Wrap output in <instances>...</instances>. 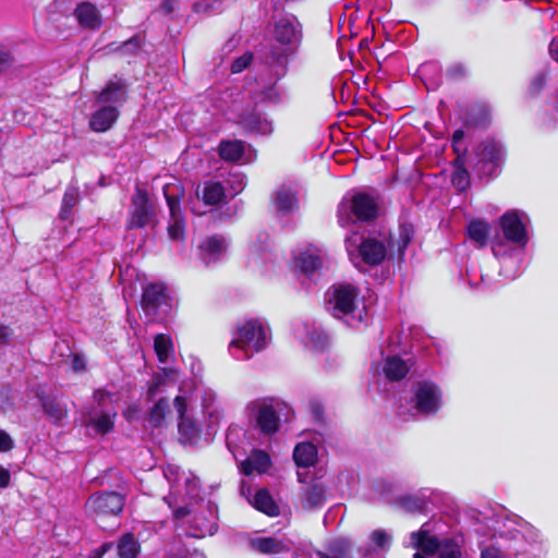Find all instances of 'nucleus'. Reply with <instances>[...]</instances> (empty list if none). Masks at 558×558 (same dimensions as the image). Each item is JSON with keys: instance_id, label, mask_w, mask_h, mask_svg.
Instances as JSON below:
<instances>
[{"instance_id": "nucleus-1", "label": "nucleus", "mask_w": 558, "mask_h": 558, "mask_svg": "<svg viewBox=\"0 0 558 558\" xmlns=\"http://www.w3.org/2000/svg\"><path fill=\"white\" fill-rule=\"evenodd\" d=\"M272 37L279 46H270L263 56V62L270 69L277 82L287 74L290 58L301 45L302 25L294 15H284L275 23Z\"/></svg>"}, {"instance_id": "nucleus-2", "label": "nucleus", "mask_w": 558, "mask_h": 558, "mask_svg": "<svg viewBox=\"0 0 558 558\" xmlns=\"http://www.w3.org/2000/svg\"><path fill=\"white\" fill-rule=\"evenodd\" d=\"M357 292L350 284L335 287L326 293L328 310L335 317L342 318L347 325L359 328L366 324L369 314L364 304L356 302Z\"/></svg>"}, {"instance_id": "nucleus-3", "label": "nucleus", "mask_w": 558, "mask_h": 558, "mask_svg": "<svg viewBox=\"0 0 558 558\" xmlns=\"http://www.w3.org/2000/svg\"><path fill=\"white\" fill-rule=\"evenodd\" d=\"M378 197L373 193H348L338 205V222L341 227L355 221H372L378 215Z\"/></svg>"}, {"instance_id": "nucleus-4", "label": "nucleus", "mask_w": 558, "mask_h": 558, "mask_svg": "<svg viewBox=\"0 0 558 558\" xmlns=\"http://www.w3.org/2000/svg\"><path fill=\"white\" fill-rule=\"evenodd\" d=\"M125 496L112 490H100L92 494L85 502L86 513L102 529L111 518H119L124 509Z\"/></svg>"}, {"instance_id": "nucleus-5", "label": "nucleus", "mask_w": 558, "mask_h": 558, "mask_svg": "<svg viewBox=\"0 0 558 558\" xmlns=\"http://www.w3.org/2000/svg\"><path fill=\"white\" fill-rule=\"evenodd\" d=\"M272 342V333L268 323L262 318H250L240 323L230 348L266 349Z\"/></svg>"}, {"instance_id": "nucleus-6", "label": "nucleus", "mask_w": 558, "mask_h": 558, "mask_svg": "<svg viewBox=\"0 0 558 558\" xmlns=\"http://www.w3.org/2000/svg\"><path fill=\"white\" fill-rule=\"evenodd\" d=\"M141 305L148 322H163L170 316L174 300L163 284L150 283L143 290Z\"/></svg>"}, {"instance_id": "nucleus-7", "label": "nucleus", "mask_w": 558, "mask_h": 558, "mask_svg": "<svg viewBox=\"0 0 558 558\" xmlns=\"http://www.w3.org/2000/svg\"><path fill=\"white\" fill-rule=\"evenodd\" d=\"M348 254L353 258L354 254L367 265L380 264L387 254L386 245L376 239H364L356 233L345 239Z\"/></svg>"}, {"instance_id": "nucleus-8", "label": "nucleus", "mask_w": 558, "mask_h": 558, "mask_svg": "<svg viewBox=\"0 0 558 558\" xmlns=\"http://www.w3.org/2000/svg\"><path fill=\"white\" fill-rule=\"evenodd\" d=\"M163 195L170 211L168 235L173 241H181L184 239L185 222L180 207V189L177 184L168 183L163 186Z\"/></svg>"}, {"instance_id": "nucleus-9", "label": "nucleus", "mask_w": 558, "mask_h": 558, "mask_svg": "<svg viewBox=\"0 0 558 558\" xmlns=\"http://www.w3.org/2000/svg\"><path fill=\"white\" fill-rule=\"evenodd\" d=\"M441 390L435 383L420 381L414 391V407L422 414L434 415L441 408Z\"/></svg>"}, {"instance_id": "nucleus-10", "label": "nucleus", "mask_w": 558, "mask_h": 558, "mask_svg": "<svg viewBox=\"0 0 558 558\" xmlns=\"http://www.w3.org/2000/svg\"><path fill=\"white\" fill-rule=\"evenodd\" d=\"M154 215V207L149 202L147 192L142 189H137L132 198L129 228H144L148 226Z\"/></svg>"}, {"instance_id": "nucleus-11", "label": "nucleus", "mask_w": 558, "mask_h": 558, "mask_svg": "<svg viewBox=\"0 0 558 558\" xmlns=\"http://www.w3.org/2000/svg\"><path fill=\"white\" fill-rule=\"evenodd\" d=\"M500 225L505 238L519 245H525L527 242L526 230L523 223V214L510 210L500 218Z\"/></svg>"}, {"instance_id": "nucleus-12", "label": "nucleus", "mask_w": 558, "mask_h": 558, "mask_svg": "<svg viewBox=\"0 0 558 558\" xmlns=\"http://www.w3.org/2000/svg\"><path fill=\"white\" fill-rule=\"evenodd\" d=\"M430 345H438L430 337L423 336L417 328L410 329L407 335L396 331L389 337L388 349L402 347L404 349H429Z\"/></svg>"}, {"instance_id": "nucleus-13", "label": "nucleus", "mask_w": 558, "mask_h": 558, "mask_svg": "<svg viewBox=\"0 0 558 558\" xmlns=\"http://www.w3.org/2000/svg\"><path fill=\"white\" fill-rule=\"evenodd\" d=\"M227 247L228 244L223 236L211 235L198 244L197 255L206 266H209L219 262L225 256Z\"/></svg>"}, {"instance_id": "nucleus-14", "label": "nucleus", "mask_w": 558, "mask_h": 558, "mask_svg": "<svg viewBox=\"0 0 558 558\" xmlns=\"http://www.w3.org/2000/svg\"><path fill=\"white\" fill-rule=\"evenodd\" d=\"M476 155L478 162L483 165L482 170L490 174L502 158L504 150L498 142L486 140L478 145Z\"/></svg>"}, {"instance_id": "nucleus-15", "label": "nucleus", "mask_w": 558, "mask_h": 558, "mask_svg": "<svg viewBox=\"0 0 558 558\" xmlns=\"http://www.w3.org/2000/svg\"><path fill=\"white\" fill-rule=\"evenodd\" d=\"M225 161L246 163L251 160V145L240 140H223L218 147Z\"/></svg>"}, {"instance_id": "nucleus-16", "label": "nucleus", "mask_w": 558, "mask_h": 558, "mask_svg": "<svg viewBox=\"0 0 558 558\" xmlns=\"http://www.w3.org/2000/svg\"><path fill=\"white\" fill-rule=\"evenodd\" d=\"M78 25L83 28L96 31L102 25V16L96 4L89 1H81L76 4L74 12Z\"/></svg>"}, {"instance_id": "nucleus-17", "label": "nucleus", "mask_w": 558, "mask_h": 558, "mask_svg": "<svg viewBox=\"0 0 558 558\" xmlns=\"http://www.w3.org/2000/svg\"><path fill=\"white\" fill-rule=\"evenodd\" d=\"M428 523H424L420 530L410 534V541L413 548L417 549L426 556H434L439 551L441 539L436 535H432L429 530L426 529Z\"/></svg>"}, {"instance_id": "nucleus-18", "label": "nucleus", "mask_w": 558, "mask_h": 558, "mask_svg": "<svg viewBox=\"0 0 558 558\" xmlns=\"http://www.w3.org/2000/svg\"><path fill=\"white\" fill-rule=\"evenodd\" d=\"M119 110L112 105H99V108L92 114L89 126L95 132L108 131L117 121Z\"/></svg>"}, {"instance_id": "nucleus-19", "label": "nucleus", "mask_w": 558, "mask_h": 558, "mask_svg": "<svg viewBox=\"0 0 558 558\" xmlns=\"http://www.w3.org/2000/svg\"><path fill=\"white\" fill-rule=\"evenodd\" d=\"M322 251L315 246L307 247L295 256V266L306 276L314 274L322 267Z\"/></svg>"}, {"instance_id": "nucleus-20", "label": "nucleus", "mask_w": 558, "mask_h": 558, "mask_svg": "<svg viewBox=\"0 0 558 558\" xmlns=\"http://www.w3.org/2000/svg\"><path fill=\"white\" fill-rule=\"evenodd\" d=\"M259 430L265 435H274L279 430L280 417L272 405L263 404L256 416Z\"/></svg>"}, {"instance_id": "nucleus-21", "label": "nucleus", "mask_w": 558, "mask_h": 558, "mask_svg": "<svg viewBox=\"0 0 558 558\" xmlns=\"http://www.w3.org/2000/svg\"><path fill=\"white\" fill-rule=\"evenodd\" d=\"M126 85L122 81L109 82L97 98L98 105H112L118 108L125 101Z\"/></svg>"}, {"instance_id": "nucleus-22", "label": "nucleus", "mask_w": 558, "mask_h": 558, "mask_svg": "<svg viewBox=\"0 0 558 558\" xmlns=\"http://www.w3.org/2000/svg\"><path fill=\"white\" fill-rule=\"evenodd\" d=\"M410 361H404L398 355L388 356L385 360L383 372L389 381H400L411 369Z\"/></svg>"}, {"instance_id": "nucleus-23", "label": "nucleus", "mask_w": 558, "mask_h": 558, "mask_svg": "<svg viewBox=\"0 0 558 558\" xmlns=\"http://www.w3.org/2000/svg\"><path fill=\"white\" fill-rule=\"evenodd\" d=\"M251 547L264 555H278L288 553L289 546L281 539L271 536L257 537L251 541Z\"/></svg>"}, {"instance_id": "nucleus-24", "label": "nucleus", "mask_w": 558, "mask_h": 558, "mask_svg": "<svg viewBox=\"0 0 558 558\" xmlns=\"http://www.w3.org/2000/svg\"><path fill=\"white\" fill-rule=\"evenodd\" d=\"M36 397L40 400L44 413L51 423L59 424L66 416V410L56 397L45 395L43 391H37Z\"/></svg>"}, {"instance_id": "nucleus-25", "label": "nucleus", "mask_w": 558, "mask_h": 558, "mask_svg": "<svg viewBox=\"0 0 558 558\" xmlns=\"http://www.w3.org/2000/svg\"><path fill=\"white\" fill-rule=\"evenodd\" d=\"M240 123L250 133L266 135L272 132L271 122L259 112L244 114Z\"/></svg>"}, {"instance_id": "nucleus-26", "label": "nucleus", "mask_w": 558, "mask_h": 558, "mask_svg": "<svg viewBox=\"0 0 558 558\" xmlns=\"http://www.w3.org/2000/svg\"><path fill=\"white\" fill-rule=\"evenodd\" d=\"M293 461L299 468H308L317 461V448L312 442H299L293 450Z\"/></svg>"}, {"instance_id": "nucleus-27", "label": "nucleus", "mask_w": 558, "mask_h": 558, "mask_svg": "<svg viewBox=\"0 0 558 558\" xmlns=\"http://www.w3.org/2000/svg\"><path fill=\"white\" fill-rule=\"evenodd\" d=\"M116 547L119 558H136L141 551V544L131 532L122 534Z\"/></svg>"}, {"instance_id": "nucleus-28", "label": "nucleus", "mask_w": 558, "mask_h": 558, "mask_svg": "<svg viewBox=\"0 0 558 558\" xmlns=\"http://www.w3.org/2000/svg\"><path fill=\"white\" fill-rule=\"evenodd\" d=\"M178 430L183 445L196 444L202 434V428L190 417L179 420Z\"/></svg>"}, {"instance_id": "nucleus-29", "label": "nucleus", "mask_w": 558, "mask_h": 558, "mask_svg": "<svg viewBox=\"0 0 558 558\" xmlns=\"http://www.w3.org/2000/svg\"><path fill=\"white\" fill-rule=\"evenodd\" d=\"M254 508L271 518L280 513L278 505L267 489L256 492L254 495Z\"/></svg>"}, {"instance_id": "nucleus-30", "label": "nucleus", "mask_w": 558, "mask_h": 558, "mask_svg": "<svg viewBox=\"0 0 558 558\" xmlns=\"http://www.w3.org/2000/svg\"><path fill=\"white\" fill-rule=\"evenodd\" d=\"M326 486L322 483H312L303 493V505L306 508H315L326 500Z\"/></svg>"}, {"instance_id": "nucleus-31", "label": "nucleus", "mask_w": 558, "mask_h": 558, "mask_svg": "<svg viewBox=\"0 0 558 558\" xmlns=\"http://www.w3.org/2000/svg\"><path fill=\"white\" fill-rule=\"evenodd\" d=\"M201 193L203 201L208 205H216L227 196L226 189L217 181H206Z\"/></svg>"}, {"instance_id": "nucleus-32", "label": "nucleus", "mask_w": 558, "mask_h": 558, "mask_svg": "<svg viewBox=\"0 0 558 558\" xmlns=\"http://www.w3.org/2000/svg\"><path fill=\"white\" fill-rule=\"evenodd\" d=\"M350 543L345 538H337L326 546V550H316L318 558H348Z\"/></svg>"}, {"instance_id": "nucleus-33", "label": "nucleus", "mask_w": 558, "mask_h": 558, "mask_svg": "<svg viewBox=\"0 0 558 558\" xmlns=\"http://www.w3.org/2000/svg\"><path fill=\"white\" fill-rule=\"evenodd\" d=\"M489 225L483 220H472L468 225V235L477 246H485L489 234Z\"/></svg>"}, {"instance_id": "nucleus-34", "label": "nucleus", "mask_w": 558, "mask_h": 558, "mask_svg": "<svg viewBox=\"0 0 558 558\" xmlns=\"http://www.w3.org/2000/svg\"><path fill=\"white\" fill-rule=\"evenodd\" d=\"M275 204L279 211L289 213L296 206L295 193L286 186H281L275 194Z\"/></svg>"}, {"instance_id": "nucleus-35", "label": "nucleus", "mask_w": 558, "mask_h": 558, "mask_svg": "<svg viewBox=\"0 0 558 558\" xmlns=\"http://www.w3.org/2000/svg\"><path fill=\"white\" fill-rule=\"evenodd\" d=\"M144 37L137 34L116 48H112V45L109 48L111 51H117L124 57H136L142 51Z\"/></svg>"}, {"instance_id": "nucleus-36", "label": "nucleus", "mask_w": 558, "mask_h": 558, "mask_svg": "<svg viewBox=\"0 0 558 558\" xmlns=\"http://www.w3.org/2000/svg\"><path fill=\"white\" fill-rule=\"evenodd\" d=\"M170 411L169 401L167 398H160L153 407L149 413V421L153 426L159 427L162 425L166 415Z\"/></svg>"}, {"instance_id": "nucleus-37", "label": "nucleus", "mask_w": 558, "mask_h": 558, "mask_svg": "<svg viewBox=\"0 0 558 558\" xmlns=\"http://www.w3.org/2000/svg\"><path fill=\"white\" fill-rule=\"evenodd\" d=\"M397 504L409 513H422L426 508L423 499L412 495L399 497Z\"/></svg>"}, {"instance_id": "nucleus-38", "label": "nucleus", "mask_w": 558, "mask_h": 558, "mask_svg": "<svg viewBox=\"0 0 558 558\" xmlns=\"http://www.w3.org/2000/svg\"><path fill=\"white\" fill-rule=\"evenodd\" d=\"M80 198V193L75 187H69L62 198V206L60 210V218L68 219L70 217L72 208H74Z\"/></svg>"}, {"instance_id": "nucleus-39", "label": "nucleus", "mask_w": 558, "mask_h": 558, "mask_svg": "<svg viewBox=\"0 0 558 558\" xmlns=\"http://www.w3.org/2000/svg\"><path fill=\"white\" fill-rule=\"evenodd\" d=\"M438 558H462L459 544L450 537L441 538Z\"/></svg>"}, {"instance_id": "nucleus-40", "label": "nucleus", "mask_w": 558, "mask_h": 558, "mask_svg": "<svg viewBox=\"0 0 558 558\" xmlns=\"http://www.w3.org/2000/svg\"><path fill=\"white\" fill-rule=\"evenodd\" d=\"M258 473H265L271 465L270 456L262 449H253L250 456Z\"/></svg>"}, {"instance_id": "nucleus-41", "label": "nucleus", "mask_w": 558, "mask_h": 558, "mask_svg": "<svg viewBox=\"0 0 558 558\" xmlns=\"http://www.w3.org/2000/svg\"><path fill=\"white\" fill-rule=\"evenodd\" d=\"M227 183L230 187V196H235L244 189L246 178L241 172L230 173Z\"/></svg>"}, {"instance_id": "nucleus-42", "label": "nucleus", "mask_w": 558, "mask_h": 558, "mask_svg": "<svg viewBox=\"0 0 558 558\" xmlns=\"http://www.w3.org/2000/svg\"><path fill=\"white\" fill-rule=\"evenodd\" d=\"M93 425L98 433L105 435L113 429L114 423L108 413H102L93 421Z\"/></svg>"}, {"instance_id": "nucleus-43", "label": "nucleus", "mask_w": 558, "mask_h": 558, "mask_svg": "<svg viewBox=\"0 0 558 558\" xmlns=\"http://www.w3.org/2000/svg\"><path fill=\"white\" fill-rule=\"evenodd\" d=\"M452 183L459 191H464L469 184V173L465 169H457L452 177Z\"/></svg>"}, {"instance_id": "nucleus-44", "label": "nucleus", "mask_w": 558, "mask_h": 558, "mask_svg": "<svg viewBox=\"0 0 558 558\" xmlns=\"http://www.w3.org/2000/svg\"><path fill=\"white\" fill-rule=\"evenodd\" d=\"M310 410L314 421L318 424H325V408L318 400L310 402Z\"/></svg>"}, {"instance_id": "nucleus-45", "label": "nucleus", "mask_w": 558, "mask_h": 558, "mask_svg": "<svg viewBox=\"0 0 558 558\" xmlns=\"http://www.w3.org/2000/svg\"><path fill=\"white\" fill-rule=\"evenodd\" d=\"M252 59H253V56L252 53H244L243 56L236 58L232 63H231V72L232 73H240L242 72L243 70H245L250 63L252 62Z\"/></svg>"}, {"instance_id": "nucleus-46", "label": "nucleus", "mask_w": 558, "mask_h": 558, "mask_svg": "<svg viewBox=\"0 0 558 558\" xmlns=\"http://www.w3.org/2000/svg\"><path fill=\"white\" fill-rule=\"evenodd\" d=\"M174 348V341L173 339L167 335V333H158L154 336V348L156 350L159 349H173Z\"/></svg>"}, {"instance_id": "nucleus-47", "label": "nucleus", "mask_w": 558, "mask_h": 558, "mask_svg": "<svg viewBox=\"0 0 558 558\" xmlns=\"http://www.w3.org/2000/svg\"><path fill=\"white\" fill-rule=\"evenodd\" d=\"M447 77L451 80H459L466 75V68L462 63H454L446 70Z\"/></svg>"}, {"instance_id": "nucleus-48", "label": "nucleus", "mask_w": 558, "mask_h": 558, "mask_svg": "<svg viewBox=\"0 0 558 558\" xmlns=\"http://www.w3.org/2000/svg\"><path fill=\"white\" fill-rule=\"evenodd\" d=\"M14 448V440L3 429H0V452H8Z\"/></svg>"}, {"instance_id": "nucleus-49", "label": "nucleus", "mask_w": 558, "mask_h": 558, "mask_svg": "<svg viewBox=\"0 0 558 558\" xmlns=\"http://www.w3.org/2000/svg\"><path fill=\"white\" fill-rule=\"evenodd\" d=\"M72 357V368L74 372H83L86 368V361L83 354H80L77 352H72L70 354Z\"/></svg>"}, {"instance_id": "nucleus-50", "label": "nucleus", "mask_w": 558, "mask_h": 558, "mask_svg": "<svg viewBox=\"0 0 558 558\" xmlns=\"http://www.w3.org/2000/svg\"><path fill=\"white\" fill-rule=\"evenodd\" d=\"M173 404L178 412L179 420L186 417L187 404L185 398L183 396H177L173 400Z\"/></svg>"}, {"instance_id": "nucleus-51", "label": "nucleus", "mask_w": 558, "mask_h": 558, "mask_svg": "<svg viewBox=\"0 0 558 558\" xmlns=\"http://www.w3.org/2000/svg\"><path fill=\"white\" fill-rule=\"evenodd\" d=\"M544 86H545V78H544V76L538 75L532 81V83L529 87V94L531 96H535L544 88Z\"/></svg>"}, {"instance_id": "nucleus-52", "label": "nucleus", "mask_w": 558, "mask_h": 558, "mask_svg": "<svg viewBox=\"0 0 558 558\" xmlns=\"http://www.w3.org/2000/svg\"><path fill=\"white\" fill-rule=\"evenodd\" d=\"M113 546H114V544L112 542L104 543L98 548H96L92 551V555L89 558H102L104 555H106L108 551H110L113 548Z\"/></svg>"}, {"instance_id": "nucleus-53", "label": "nucleus", "mask_w": 558, "mask_h": 558, "mask_svg": "<svg viewBox=\"0 0 558 558\" xmlns=\"http://www.w3.org/2000/svg\"><path fill=\"white\" fill-rule=\"evenodd\" d=\"M239 469L240 472L245 476H251L254 473V471H256L254 463L250 457L240 462Z\"/></svg>"}, {"instance_id": "nucleus-54", "label": "nucleus", "mask_w": 558, "mask_h": 558, "mask_svg": "<svg viewBox=\"0 0 558 558\" xmlns=\"http://www.w3.org/2000/svg\"><path fill=\"white\" fill-rule=\"evenodd\" d=\"M371 538L378 547H385L388 543V535L385 531H374Z\"/></svg>"}, {"instance_id": "nucleus-55", "label": "nucleus", "mask_w": 558, "mask_h": 558, "mask_svg": "<svg viewBox=\"0 0 558 558\" xmlns=\"http://www.w3.org/2000/svg\"><path fill=\"white\" fill-rule=\"evenodd\" d=\"M11 482V474L8 469L0 466V488H7Z\"/></svg>"}, {"instance_id": "nucleus-56", "label": "nucleus", "mask_w": 558, "mask_h": 558, "mask_svg": "<svg viewBox=\"0 0 558 558\" xmlns=\"http://www.w3.org/2000/svg\"><path fill=\"white\" fill-rule=\"evenodd\" d=\"M191 509L187 506L178 507L173 510V517L178 520L184 519L190 515Z\"/></svg>"}, {"instance_id": "nucleus-57", "label": "nucleus", "mask_w": 558, "mask_h": 558, "mask_svg": "<svg viewBox=\"0 0 558 558\" xmlns=\"http://www.w3.org/2000/svg\"><path fill=\"white\" fill-rule=\"evenodd\" d=\"M11 329L7 326H0V345L8 344V341L11 337Z\"/></svg>"}, {"instance_id": "nucleus-58", "label": "nucleus", "mask_w": 558, "mask_h": 558, "mask_svg": "<svg viewBox=\"0 0 558 558\" xmlns=\"http://www.w3.org/2000/svg\"><path fill=\"white\" fill-rule=\"evenodd\" d=\"M175 5H177V0H163L161 2L160 8L163 11V13L170 14V13L174 12Z\"/></svg>"}, {"instance_id": "nucleus-59", "label": "nucleus", "mask_w": 558, "mask_h": 558, "mask_svg": "<svg viewBox=\"0 0 558 558\" xmlns=\"http://www.w3.org/2000/svg\"><path fill=\"white\" fill-rule=\"evenodd\" d=\"M10 54L5 51H0V73L9 65Z\"/></svg>"}, {"instance_id": "nucleus-60", "label": "nucleus", "mask_w": 558, "mask_h": 558, "mask_svg": "<svg viewBox=\"0 0 558 558\" xmlns=\"http://www.w3.org/2000/svg\"><path fill=\"white\" fill-rule=\"evenodd\" d=\"M158 386H159V383H154L153 385L149 386L148 390H147V396L149 399L154 398L157 390H158Z\"/></svg>"}, {"instance_id": "nucleus-61", "label": "nucleus", "mask_w": 558, "mask_h": 558, "mask_svg": "<svg viewBox=\"0 0 558 558\" xmlns=\"http://www.w3.org/2000/svg\"><path fill=\"white\" fill-rule=\"evenodd\" d=\"M160 362H166L171 351H155Z\"/></svg>"}, {"instance_id": "nucleus-62", "label": "nucleus", "mask_w": 558, "mask_h": 558, "mask_svg": "<svg viewBox=\"0 0 558 558\" xmlns=\"http://www.w3.org/2000/svg\"><path fill=\"white\" fill-rule=\"evenodd\" d=\"M463 135H464V132L462 130L454 131V133H453V143H457L460 140H462Z\"/></svg>"}, {"instance_id": "nucleus-63", "label": "nucleus", "mask_w": 558, "mask_h": 558, "mask_svg": "<svg viewBox=\"0 0 558 558\" xmlns=\"http://www.w3.org/2000/svg\"><path fill=\"white\" fill-rule=\"evenodd\" d=\"M403 246H407V244L410 242V235L407 232H402L401 234Z\"/></svg>"}, {"instance_id": "nucleus-64", "label": "nucleus", "mask_w": 558, "mask_h": 558, "mask_svg": "<svg viewBox=\"0 0 558 558\" xmlns=\"http://www.w3.org/2000/svg\"><path fill=\"white\" fill-rule=\"evenodd\" d=\"M427 557H428V556L423 555V554H421V553H415V554L413 555V558H427Z\"/></svg>"}]
</instances>
